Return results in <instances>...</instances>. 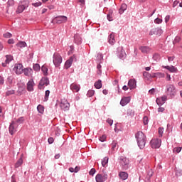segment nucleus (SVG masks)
Returning <instances> with one entry per match:
<instances>
[{"instance_id":"nucleus-1","label":"nucleus","mask_w":182,"mask_h":182,"mask_svg":"<svg viewBox=\"0 0 182 182\" xmlns=\"http://www.w3.org/2000/svg\"><path fill=\"white\" fill-rule=\"evenodd\" d=\"M135 137L139 149H144V146H146V135H144L143 132H138L135 134Z\"/></svg>"},{"instance_id":"nucleus-2","label":"nucleus","mask_w":182,"mask_h":182,"mask_svg":"<svg viewBox=\"0 0 182 182\" xmlns=\"http://www.w3.org/2000/svg\"><path fill=\"white\" fill-rule=\"evenodd\" d=\"M118 163L122 170H129L130 168V159L126 156H119L118 158Z\"/></svg>"},{"instance_id":"nucleus-3","label":"nucleus","mask_w":182,"mask_h":182,"mask_svg":"<svg viewBox=\"0 0 182 182\" xmlns=\"http://www.w3.org/2000/svg\"><path fill=\"white\" fill-rule=\"evenodd\" d=\"M166 93L170 97L173 98L174 96H176V95H177V90H176L174 85L168 84L166 86Z\"/></svg>"},{"instance_id":"nucleus-4","label":"nucleus","mask_w":182,"mask_h":182,"mask_svg":"<svg viewBox=\"0 0 182 182\" xmlns=\"http://www.w3.org/2000/svg\"><path fill=\"white\" fill-rule=\"evenodd\" d=\"M63 58L60 54L55 53L53 55V62L55 68H59L62 63Z\"/></svg>"},{"instance_id":"nucleus-5","label":"nucleus","mask_w":182,"mask_h":182,"mask_svg":"<svg viewBox=\"0 0 182 182\" xmlns=\"http://www.w3.org/2000/svg\"><path fill=\"white\" fill-rule=\"evenodd\" d=\"M52 23H65L68 22V17L66 16H58L55 17L52 21Z\"/></svg>"},{"instance_id":"nucleus-6","label":"nucleus","mask_w":182,"mask_h":182,"mask_svg":"<svg viewBox=\"0 0 182 182\" xmlns=\"http://www.w3.org/2000/svg\"><path fill=\"white\" fill-rule=\"evenodd\" d=\"M28 6H29V1L24 0L22 1L21 4L18 6L16 12L18 14H22Z\"/></svg>"},{"instance_id":"nucleus-7","label":"nucleus","mask_w":182,"mask_h":182,"mask_svg":"<svg viewBox=\"0 0 182 182\" xmlns=\"http://www.w3.org/2000/svg\"><path fill=\"white\" fill-rule=\"evenodd\" d=\"M18 130V124L16 122L11 121V123L9 125V132L11 136H14L15 133H16Z\"/></svg>"},{"instance_id":"nucleus-8","label":"nucleus","mask_w":182,"mask_h":182,"mask_svg":"<svg viewBox=\"0 0 182 182\" xmlns=\"http://www.w3.org/2000/svg\"><path fill=\"white\" fill-rule=\"evenodd\" d=\"M107 173H98L95 176V181L96 182H105L106 180H107Z\"/></svg>"},{"instance_id":"nucleus-9","label":"nucleus","mask_w":182,"mask_h":182,"mask_svg":"<svg viewBox=\"0 0 182 182\" xmlns=\"http://www.w3.org/2000/svg\"><path fill=\"white\" fill-rule=\"evenodd\" d=\"M150 144L152 149H159L160 146H161V139H159L157 138L153 139Z\"/></svg>"},{"instance_id":"nucleus-10","label":"nucleus","mask_w":182,"mask_h":182,"mask_svg":"<svg viewBox=\"0 0 182 182\" xmlns=\"http://www.w3.org/2000/svg\"><path fill=\"white\" fill-rule=\"evenodd\" d=\"M97 58L99 59L98 64L97 65V75H102V65H100V63L103 62V55L97 54Z\"/></svg>"},{"instance_id":"nucleus-11","label":"nucleus","mask_w":182,"mask_h":182,"mask_svg":"<svg viewBox=\"0 0 182 182\" xmlns=\"http://www.w3.org/2000/svg\"><path fill=\"white\" fill-rule=\"evenodd\" d=\"M150 36H152V35H156V36H161L163 35V30L160 27L152 28L149 31Z\"/></svg>"},{"instance_id":"nucleus-12","label":"nucleus","mask_w":182,"mask_h":182,"mask_svg":"<svg viewBox=\"0 0 182 182\" xmlns=\"http://www.w3.org/2000/svg\"><path fill=\"white\" fill-rule=\"evenodd\" d=\"M13 70L16 75H22V73H23V65H22L21 63L16 64L13 68Z\"/></svg>"},{"instance_id":"nucleus-13","label":"nucleus","mask_w":182,"mask_h":182,"mask_svg":"<svg viewBox=\"0 0 182 182\" xmlns=\"http://www.w3.org/2000/svg\"><path fill=\"white\" fill-rule=\"evenodd\" d=\"M49 85V79L46 77H42L38 85V89H43V86H48Z\"/></svg>"},{"instance_id":"nucleus-14","label":"nucleus","mask_w":182,"mask_h":182,"mask_svg":"<svg viewBox=\"0 0 182 182\" xmlns=\"http://www.w3.org/2000/svg\"><path fill=\"white\" fill-rule=\"evenodd\" d=\"M60 107L63 110H69V108L70 107V104H69V102H68V100H62Z\"/></svg>"},{"instance_id":"nucleus-15","label":"nucleus","mask_w":182,"mask_h":182,"mask_svg":"<svg viewBox=\"0 0 182 182\" xmlns=\"http://www.w3.org/2000/svg\"><path fill=\"white\" fill-rule=\"evenodd\" d=\"M118 56L120 59H123L126 56V51L123 49V47L117 48Z\"/></svg>"},{"instance_id":"nucleus-16","label":"nucleus","mask_w":182,"mask_h":182,"mask_svg":"<svg viewBox=\"0 0 182 182\" xmlns=\"http://www.w3.org/2000/svg\"><path fill=\"white\" fill-rule=\"evenodd\" d=\"M70 90L75 93H77L80 90V85L76 83H72L70 86Z\"/></svg>"},{"instance_id":"nucleus-17","label":"nucleus","mask_w":182,"mask_h":182,"mask_svg":"<svg viewBox=\"0 0 182 182\" xmlns=\"http://www.w3.org/2000/svg\"><path fill=\"white\" fill-rule=\"evenodd\" d=\"M33 86H35V82L33 81V79H31L27 82V90L28 92H33Z\"/></svg>"},{"instance_id":"nucleus-18","label":"nucleus","mask_w":182,"mask_h":182,"mask_svg":"<svg viewBox=\"0 0 182 182\" xmlns=\"http://www.w3.org/2000/svg\"><path fill=\"white\" fill-rule=\"evenodd\" d=\"M75 59V57H70L68 60H66L65 63L64 68L68 70L72 66V64L73 63V60Z\"/></svg>"},{"instance_id":"nucleus-19","label":"nucleus","mask_w":182,"mask_h":182,"mask_svg":"<svg viewBox=\"0 0 182 182\" xmlns=\"http://www.w3.org/2000/svg\"><path fill=\"white\" fill-rule=\"evenodd\" d=\"M128 86L131 89H136V87L137 86V81L134 79H131L128 82Z\"/></svg>"},{"instance_id":"nucleus-20","label":"nucleus","mask_w":182,"mask_h":182,"mask_svg":"<svg viewBox=\"0 0 182 182\" xmlns=\"http://www.w3.org/2000/svg\"><path fill=\"white\" fill-rule=\"evenodd\" d=\"M131 98L130 97H124L122 98L120 101L121 106H126L130 103Z\"/></svg>"},{"instance_id":"nucleus-21","label":"nucleus","mask_w":182,"mask_h":182,"mask_svg":"<svg viewBox=\"0 0 182 182\" xmlns=\"http://www.w3.org/2000/svg\"><path fill=\"white\" fill-rule=\"evenodd\" d=\"M139 50H141V52H142V53L147 54V53H150V52H151V48L147 46H140Z\"/></svg>"},{"instance_id":"nucleus-22","label":"nucleus","mask_w":182,"mask_h":182,"mask_svg":"<svg viewBox=\"0 0 182 182\" xmlns=\"http://www.w3.org/2000/svg\"><path fill=\"white\" fill-rule=\"evenodd\" d=\"M114 33H112L109 36H108V42L109 45H114L116 43V39H114Z\"/></svg>"},{"instance_id":"nucleus-23","label":"nucleus","mask_w":182,"mask_h":182,"mask_svg":"<svg viewBox=\"0 0 182 182\" xmlns=\"http://www.w3.org/2000/svg\"><path fill=\"white\" fill-rule=\"evenodd\" d=\"M164 69H166L167 70H168L169 72H171V73H177V68L173 66V65H166L164 67Z\"/></svg>"},{"instance_id":"nucleus-24","label":"nucleus","mask_w":182,"mask_h":182,"mask_svg":"<svg viewBox=\"0 0 182 182\" xmlns=\"http://www.w3.org/2000/svg\"><path fill=\"white\" fill-rule=\"evenodd\" d=\"M119 177L121 180H127L129 178V173L125 171H121L119 173Z\"/></svg>"},{"instance_id":"nucleus-25","label":"nucleus","mask_w":182,"mask_h":182,"mask_svg":"<svg viewBox=\"0 0 182 182\" xmlns=\"http://www.w3.org/2000/svg\"><path fill=\"white\" fill-rule=\"evenodd\" d=\"M23 72L25 76H31V75H32V68H24L23 69Z\"/></svg>"},{"instance_id":"nucleus-26","label":"nucleus","mask_w":182,"mask_h":182,"mask_svg":"<svg viewBox=\"0 0 182 182\" xmlns=\"http://www.w3.org/2000/svg\"><path fill=\"white\" fill-rule=\"evenodd\" d=\"M24 121L25 118H23V117H21L17 119H14L12 122H16V124H18V126H19V124H22V123H23Z\"/></svg>"},{"instance_id":"nucleus-27","label":"nucleus","mask_w":182,"mask_h":182,"mask_svg":"<svg viewBox=\"0 0 182 182\" xmlns=\"http://www.w3.org/2000/svg\"><path fill=\"white\" fill-rule=\"evenodd\" d=\"M127 116H128V117H130L131 119L134 117V110L132 109H128L127 111Z\"/></svg>"},{"instance_id":"nucleus-28","label":"nucleus","mask_w":182,"mask_h":182,"mask_svg":"<svg viewBox=\"0 0 182 182\" xmlns=\"http://www.w3.org/2000/svg\"><path fill=\"white\" fill-rule=\"evenodd\" d=\"M74 41L77 45H80V43H82V38H80L79 35L74 36Z\"/></svg>"},{"instance_id":"nucleus-29","label":"nucleus","mask_w":182,"mask_h":182,"mask_svg":"<svg viewBox=\"0 0 182 182\" xmlns=\"http://www.w3.org/2000/svg\"><path fill=\"white\" fill-rule=\"evenodd\" d=\"M126 9H127V4H122L121 5V7L119 10V14L122 15V14H123L124 12V11H126Z\"/></svg>"},{"instance_id":"nucleus-30","label":"nucleus","mask_w":182,"mask_h":182,"mask_svg":"<svg viewBox=\"0 0 182 182\" xmlns=\"http://www.w3.org/2000/svg\"><path fill=\"white\" fill-rule=\"evenodd\" d=\"M37 110H38V113H41V114H43V112H45V107H43V105H39L37 107Z\"/></svg>"},{"instance_id":"nucleus-31","label":"nucleus","mask_w":182,"mask_h":182,"mask_svg":"<svg viewBox=\"0 0 182 182\" xmlns=\"http://www.w3.org/2000/svg\"><path fill=\"white\" fill-rule=\"evenodd\" d=\"M13 59H14V57H12V55H6L5 62H6V63L9 64V63H11V62H12Z\"/></svg>"},{"instance_id":"nucleus-32","label":"nucleus","mask_w":182,"mask_h":182,"mask_svg":"<svg viewBox=\"0 0 182 182\" xmlns=\"http://www.w3.org/2000/svg\"><path fill=\"white\" fill-rule=\"evenodd\" d=\"M23 163V160L22 159V158H20V159L17 161V162L16 163V164H15L16 168H18V167H21V166H22Z\"/></svg>"},{"instance_id":"nucleus-33","label":"nucleus","mask_w":182,"mask_h":182,"mask_svg":"<svg viewBox=\"0 0 182 182\" xmlns=\"http://www.w3.org/2000/svg\"><path fill=\"white\" fill-rule=\"evenodd\" d=\"M95 87L96 89H102V80H99L98 81L95 82Z\"/></svg>"},{"instance_id":"nucleus-34","label":"nucleus","mask_w":182,"mask_h":182,"mask_svg":"<svg viewBox=\"0 0 182 182\" xmlns=\"http://www.w3.org/2000/svg\"><path fill=\"white\" fill-rule=\"evenodd\" d=\"M16 46H18V48H26V43L25 41H19L16 44Z\"/></svg>"},{"instance_id":"nucleus-35","label":"nucleus","mask_w":182,"mask_h":182,"mask_svg":"<svg viewBox=\"0 0 182 182\" xmlns=\"http://www.w3.org/2000/svg\"><path fill=\"white\" fill-rule=\"evenodd\" d=\"M49 95H50V91H49V90H48L45 92V97H44L43 102H48V100H49Z\"/></svg>"},{"instance_id":"nucleus-36","label":"nucleus","mask_w":182,"mask_h":182,"mask_svg":"<svg viewBox=\"0 0 182 182\" xmlns=\"http://www.w3.org/2000/svg\"><path fill=\"white\" fill-rule=\"evenodd\" d=\"M41 70L43 72V75H44V76H48V68L45 65H43L41 67Z\"/></svg>"},{"instance_id":"nucleus-37","label":"nucleus","mask_w":182,"mask_h":182,"mask_svg":"<svg viewBox=\"0 0 182 182\" xmlns=\"http://www.w3.org/2000/svg\"><path fill=\"white\" fill-rule=\"evenodd\" d=\"M109 163V157L105 156L103 160L102 161V167H105L106 164Z\"/></svg>"},{"instance_id":"nucleus-38","label":"nucleus","mask_w":182,"mask_h":182,"mask_svg":"<svg viewBox=\"0 0 182 182\" xmlns=\"http://www.w3.org/2000/svg\"><path fill=\"white\" fill-rule=\"evenodd\" d=\"M116 147H117V141H113L111 144V150H112V151H114V150H116Z\"/></svg>"},{"instance_id":"nucleus-39","label":"nucleus","mask_w":182,"mask_h":182,"mask_svg":"<svg viewBox=\"0 0 182 182\" xmlns=\"http://www.w3.org/2000/svg\"><path fill=\"white\" fill-rule=\"evenodd\" d=\"M33 69L36 72H39V70H41V65H39L38 63H36L33 65Z\"/></svg>"},{"instance_id":"nucleus-40","label":"nucleus","mask_w":182,"mask_h":182,"mask_svg":"<svg viewBox=\"0 0 182 182\" xmlns=\"http://www.w3.org/2000/svg\"><path fill=\"white\" fill-rule=\"evenodd\" d=\"M144 77H146V79H151V74L144 71L143 73Z\"/></svg>"},{"instance_id":"nucleus-41","label":"nucleus","mask_w":182,"mask_h":182,"mask_svg":"<svg viewBox=\"0 0 182 182\" xmlns=\"http://www.w3.org/2000/svg\"><path fill=\"white\" fill-rule=\"evenodd\" d=\"M94 95H95V90H90L87 93V97H92V96H93Z\"/></svg>"},{"instance_id":"nucleus-42","label":"nucleus","mask_w":182,"mask_h":182,"mask_svg":"<svg viewBox=\"0 0 182 182\" xmlns=\"http://www.w3.org/2000/svg\"><path fill=\"white\" fill-rule=\"evenodd\" d=\"M158 132L159 134V137H163V133H164V128H159Z\"/></svg>"},{"instance_id":"nucleus-43","label":"nucleus","mask_w":182,"mask_h":182,"mask_svg":"<svg viewBox=\"0 0 182 182\" xmlns=\"http://www.w3.org/2000/svg\"><path fill=\"white\" fill-rule=\"evenodd\" d=\"M156 102L159 106H163V105H164V102L161 100V98H157Z\"/></svg>"},{"instance_id":"nucleus-44","label":"nucleus","mask_w":182,"mask_h":182,"mask_svg":"<svg viewBox=\"0 0 182 182\" xmlns=\"http://www.w3.org/2000/svg\"><path fill=\"white\" fill-rule=\"evenodd\" d=\"M106 139H107V136L105 134L102 135V136L100 137L99 140L100 141H101L102 143L106 141Z\"/></svg>"},{"instance_id":"nucleus-45","label":"nucleus","mask_w":182,"mask_h":182,"mask_svg":"<svg viewBox=\"0 0 182 182\" xmlns=\"http://www.w3.org/2000/svg\"><path fill=\"white\" fill-rule=\"evenodd\" d=\"M14 80V77L12 76H9L7 77V82L9 85H12V82Z\"/></svg>"},{"instance_id":"nucleus-46","label":"nucleus","mask_w":182,"mask_h":182,"mask_svg":"<svg viewBox=\"0 0 182 182\" xmlns=\"http://www.w3.org/2000/svg\"><path fill=\"white\" fill-rule=\"evenodd\" d=\"M143 123L144 124H149V117L147 116L144 117L143 118Z\"/></svg>"},{"instance_id":"nucleus-47","label":"nucleus","mask_w":182,"mask_h":182,"mask_svg":"<svg viewBox=\"0 0 182 182\" xmlns=\"http://www.w3.org/2000/svg\"><path fill=\"white\" fill-rule=\"evenodd\" d=\"M15 94V90H9L6 92V96H11V95H14Z\"/></svg>"},{"instance_id":"nucleus-48","label":"nucleus","mask_w":182,"mask_h":182,"mask_svg":"<svg viewBox=\"0 0 182 182\" xmlns=\"http://www.w3.org/2000/svg\"><path fill=\"white\" fill-rule=\"evenodd\" d=\"M153 59L154 60H159V59H160V55H159V53L154 54Z\"/></svg>"},{"instance_id":"nucleus-49","label":"nucleus","mask_w":182,"mask_h":182,"mask_svg":"<svg viewBox=\"0 0 182 182\" xmlns=\"http://www.w3.org/2000/svg\"><path fill=\"white\" fill-rule=\"evenodd\" d=\"M161 22H163V19L161 18H156L155 20H154V23H157L158 25L161 23Z\"/></svg>"},{"instance_id":"nucleus-50","label":"nucleus","mask_w":182,"mask_h":182,"mask_svg":"<svg viewBox=\"0 0 182 182\" xmlns=\"http://www.w3.org/2000/svg\"><path fill=\"white\" fill-rule=\"evenodd\" d=\"M173 153H180L181 151V147H176L173 149Z\"/></svg>"},{"instance_id":"nucleus-51","label":"nucleus","mask_w":182,"mask_h":182,"mask_svg":"<svg viewBox=\"0 0 182 182\" xmlns=\"http://www.w3.org/2000/svg\"><path fill=\"white\" fill-rule=\"evenodd\" d=\"M156 77H159V78L164 77V73H156Z\"/></svg>"},{"instance_id":"nucleus-52","label":"nucleus","mask_w":182,"mask_h":182,"mask_svg":"<svg viewBox=\"0 0 182 182\" xmlns=\"http://www.w3.org/2000/svg\"><path fill=\"white\" fill-rule=\"evenodd\" d=\"M96 173V169H95V168H92L89 174L90 176H95V173Z\"/></svg>"},{"instance_id":"nucleus-53","label":"nucleus","mask_w":182,"mask_h":182,"mask_svg":"<svg viewBox=\"0 0 182 182\" xmlns=\"http://www.w3.org/2000/svg\"><path fill=\"white\" fill-rule=\"evenodd\" d=\"M4 38H12V34L11 33H6L4 34Z\"/></svg>"},{"instance_id":"nucleus-54","label":"nucleus","mask_w":182,"mask_h":182,"mask_svg":"<svg viewBox=\"0 0 182 182\" xmlns=\"http://www.w3.org/2000/svg\"><path fill=\"white\" fill-rule=\"evenodd\" d=\"M107 123H108V124H109V126H112L113 125V119L108 118L107 119Z\"/></svg>"},{"instance_id":"nucleus-55","label":"nucleus","mask_w":182,"mask_h":182,"mask_svg":"<svg viewBox=\"0 0 182 182\" xmlns=\"http://www.w3.org/2000/svg\"><path fill=\"white\" fill-rule=\"evenodd\" d=\"M32 5L33 6L38 8V6H41V5H42V3L41 2L33 3Z\"/></svg>"},{"instance_id":"nucleus-56","label":"nucleus","mask_w":182,"mask_h":182,"mask_svg":"<svg viewBox=\"0 0 182 182\" xmlns=\"http://www.w3.org/2000/svg\"><path fill=\"white\" fill-rule=\"evenodd\" d=\"M176 175L180 177V176H182V171L181 170H176Z\"/></svg>"},{"instance_id":"nucleus-57","label":"nucleus","mask_w":182,"mask_h":182,"mask_svg":"<svg viewBox=\"0 0 182 182\" xmlns=\"http://www.w3.org/2000/svg\"><path fill=\"white\" fill-rule=\"evenodd\" d=\"M48 141L49 144H52L55 141V139L53 137H49Z\"/></svg>"},{"instance_id":"nucleus-58","label":"nucleus","mask_w":182,"mask_h":182,"mask_svg":"<svg viewBox=\"0 0 182 182\" xmlns=\"http://www.w3.org/2000/svg\"><path fill=\"white\" fill-rule=\"evenodd\" d=\"M181 38L180 37H178V36H176V38H175V40H174V41H173V43H178V42L181 41Z\"/></svg>"},{"instance_id":"nucleus-59","label":"nucleus","mask_w":182,"mask_h":182,"mask_svg":"<svg viewBox=\"0 0 182 182\" xmlns=\"http://www.w3.org/2000/svg\"><path fill=\"white\" fill-rule=\"evenodd\" d=\"M107 19L109 22H112V21H113V17H112V16H110V14H107Z\"/></svg>"},{"instance_id":"nucleus-60","label":"nucleus","mask_w":182,"mask_h":182,"mask_svg":"<svg viewBox=\"0 0 182 182\" xmlns=\"http://www.w3.org/2000/svg\"><path fill=\"white\" fill-rule=\"evenodd\" d=\"M170 21V15H167L165 17V22L166 23H167V22H168Z\"/></svg>"},{"instance_id":"nucleus-61","label":"nucleus","mask_w":182,"mask_h":182,"mask_svg":"<svg viewBox=\"0 0 182 182\" xmlns=\"http://www.w3.org/2000/svg\"><path fill=\"white\" fill-rule=\"evenodd\" d=\"M160 99L162 100V102L164 103H166V100H167V97L166 96H163Z\"/></svg>"},{"instance_id":"nucleus-62","label":"nucleus","mask_w":182,"mask_h":182,"mask_svg":"<svg viewBox=\"0 0 182 182\" xmlns=\"http://www.w3.org/2000/svg\"><path fill=\"white\" fill-rule=\"evenodd\" d=\"M148 176H149V178H151V177H153V171H149V172H148Z\"/></svg>"},{"instance_id":"nucleus-63","label":"nucleus","mask_w":182,"mask_h":182,"mask_svg":"<svg viewBox=\"0 0 182 182\" xmlns=\"http://www.w3.org/2000/svg\"><path fill=\"white\" fill-rule=\"evenodd\" d=\"M14 0H9L8 1V5H9L10 6H12V5H14Z\"/></svg>"},{"instance_id":"nucleus-64","label":"nucleus","mask_w":182,"mask_h":182,"mask_svg":"<svg viewBox=\"0 0 182 182\" xmlns=\"http://www.w3.org/2000/svg\"><path fill=\"white\" fill-rule=\"evenodd\" d=\"M4 77L0 75V85H4Z\"/></svg>"}]
</instances>
